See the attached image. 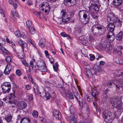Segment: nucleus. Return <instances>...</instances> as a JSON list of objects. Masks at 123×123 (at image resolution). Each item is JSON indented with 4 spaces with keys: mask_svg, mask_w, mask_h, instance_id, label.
<instances>
[{
    "mask_svg": "<svg viewBox=\"0 0 123 123\" xmlns=\"http://www.w3.org/2000/svg\"><path fill=\"white\" fill-rule=\"evenodd\" d=\"M62 20H63V17H62V19L61 18H59L58 19L57 21L58 24H63V21H62Z\"/></svg>",
    "mask_w": 123,
    "mask_h": 123,
    "instance_id": "45",
    "label": "nucleus"
},
{
    "mask_svg": "<svg viewBox=\"0 0 123 123\" xmlns=\"http://www.w3.org/2000/svg\"><path fill=\"white\" fill-rule=\"evenodd\" d=\"M82 116L83 118L85 119H87V118L89 116V113H85V112L83 111L82 110Z\"/></svg>",
    "mask_w": 123,
    "mask_h": 123,
    "instance_id": "36",
    "label": "nucleus"
},
{
    "mask_svg": "<svg viewBox=\"0 0 123 123\" xmlns=\"http://www.w3.org/2000/svg\"><path fill=\"white\" fill-rule=\"evenodd\" d=\"M29 32L32 34H33L35 33V30L34 28L31 27V28H29Z\"/></svg>",
    "mask_w": 123,
    "mask_h": 123,
    "instance_id": "40",
    "label": "nucleus"
},
{
    "mask_svg": "<svg viewBox=\"0 0 123 123\" xmlns=\"http://www.w3.org/2000/svg\"><path fill=\"white\" fill-rule=\"evenodd\" d=\"M75 31L76 34L78 35L81 33L82 31V29L80 26H78L76 27L75 28Z\"/></svg>",
    "mask_w": 123,
    "mask_h": 123,
    "instance_id": "24",
    "label": "nucleus"
},
{
    "mask_svg": "<svg viewBox=\"0 0 123 123\" xmlns=\"http://www.w3.org/2000/svg\"><path fill=\"white\" fill-rule=\"evenodd\" d=\"M107 21L109 23L107 26L109 28L110 31H114L115 25L117 26L121 27L122 25V22L113 13H110L107 16Z\"/></svg>",
    "mask_w": 123,
    "mask_h": 123,
    "instance_id": "1",
    "label": "nucleus"
},
{
    "mask_svg": "<svg viewBox=\"0 0 123 123\" xmlns=\"http://www.w3.org/2000/svg\"><path fill=\"white\" fill-rule=\"evenodd\" d=\"M109 91V90L108 89H106L105 92V94L107 96H108L109 95V93H108V92Z\"/></svg>",
    "mask_w": 123,
    "mask_h": 123,
    "instance_id": "63",
    "label": "nucleus"
},
{
    "mask_svg": "<svg viewBox=\"0 0 123 123\" xmlns=\"http://www.w3.org/2000/svg\"><path fill=\"white\" fill-rule=\"evenodd\" d=\"M90 60L91 61H93L95 58V57L94 55L91 54L89 55Z\"/></svg>",
    "mask_w": 123,
    "mask_h": 123,
    "instance_id": "53",
    "label": "nucleus"
},
{
    "mask_svg": "<svg viewBox=\"0 0 123 123\" xmlns=\"http://www.w3.org/2000/svg\"><path fill=\"white\" fill-rule=\"evenodd\" d=\"M21 46V47L22 51L23 52H24V48H27V44L26 43H24L22 44Z\"/></svg>",
    "mask_w": 123,
    "mask_h": 123,
    "instance_id": "44",
    "label": "nucleus"
},
{
    "mask_svg": "<svg viewBox=\"0 0 123 123\" xmlns=\"http://www.w3.org/2000/svg\"><path fill=\"white\" fill-rule=\"evenodd\" d=\"M45 40L43 38H42L39 41V45L41 47H44L45 45Z\"/></svg>",
    "mask_w": 123,
    "mask_h": 123,
    "instance_id": "25",
    "label": "nucleus"
},
{
    "mask_svg": "<svg viewBox=\"0 0 123 123\" xmlns=\"http://www.w3.org/2000/svg\"><path fill=\"white\" fill-rule=\"evenodd\" d=\"M56 95L55 93V92L53 91H52L51 92V94L50 95V97L52 98L53 99H55L56 98Z\"/></svg>",
    "mask_w": 123,
    "mask_h": 123,
    "instance_id": "41",
    "label": "nucleus"
},
{
    "mask_svg": "<svg viewBox=\"0 0 123 123\" xmlns=\"http://www.w3.org/2000/svg\"><path fill=\"white\" fill-rule=\"evenodd\" d=\"M76 2V0L72 1V0H64V5L68 6H71L74 5Z\"/></svg>",
    "mask_w": 123,
    "mask_h": 123,
    "instance_id": "9",
    "label": "nucleus"
},
{
    "mask_svg": "<svg viewBox=\"0 0 123 123\" xmlns=\"http://www.w3.org/2000/svg\"><path fill=\"white\" fill-rule=\"evenodd\" d=\"M39 64L37 65V66L35 65L34 66H33V68H35V69L36 70H39Z\"/></svg>",
    "mask_w": 123,
    "mask_h": 123,
    "instance_id": "62",
    "label": "nucleus"
},
{
    "mask_svg": "<svg viewBox=\"0 0 123 123\" xmlns=\"http://www.w3.org/2000/svg\"><path fill=\"white\" fill-rule=\"evenodd\" d=\"M18 14L17 12L15 11H12L10 17H11V18H13V17L14 16L18 17Z\"/></svg>",
    "mask_w": 123,
    "mask_h": 123,
    "instance_id": "35",
    "label": "nucleus"
},
{
    "mask_svg": "<svg viewBox=\"0 0 123 123\" xmlns=\"http://www.w3.org/2000/svg\"><path fill=\"white\" fill-rule=\"evenodd\" d=\"M12 116L10 114H9L6 117H5L6 121L7 122H10L11 120Z\"/></svg>",
    "mask_w": 123,
    "mask_h": 123,
    "instance_id": "29",
    "label": "nucleus"
},
{
    "mask_svg": "<svg viewBox=\"0 0 123 123\" xmlns=\"http://www.w3.org/2000/svg\"><path fill=\"white\" fill-rule=\"evenodd\" d=\"M91 32L93 35H97L99 33V30L94 29V26H93L91 29Z\"/></svg>",
    "mask_w": 123,
    "mask_h": 123,
    "instance_id": "18",
    "label": "nucleus"
},
{
    "mask_svg": "<svg viewBox=\"0 0 123 123\" xmlns=\"http://www.w3.org/2000/svg\"><path fill=\"white\" fill-rule=\"evenodd\" d=\"M49 5V4L47 2H44L42 3L41 4V6L40 7V10L43 11L45 8L47 6H48Z\"/></svg>",
    "mask_w": 123,
    "mask_h": 123,
    "instance_id": "22",
    "label": "nucleus"
},
{
    "mask_svg": "<svg viewBox=\"0 0 123 123\" xmlns=\"http://www.w3.org/2000/svg\"><path fill=\"white\" fill-rule=\"evenodd\" d=\"M9 98V101L8 100V101L11 104L13 103H14L15 101L14 98L12 97H9V96L6 97L5 98L3 99V100L5 101H6L8 98Z\"/></svg>",
    "mask_w": 123,
    "mask_h": 123,
    "instance_id": "21",
    "label": "nucleus"
},
{
    "mask_svg": "<svg viewBox=\"0 0 123 123\" xmlns=\"http://www.w3.org/2000/svg\"><path fill=\"white\" fill-rule=\"evenodd\" d=\"M92 96L94 98H96L97 97L98 93V92H97L96 90L93 88V89L92 90Z\"/></svg>",
    "mask_w": 123,
    "mask_h": 123,
    "instance_id": "28",
    "label": "nucleus"
},
{
    "mask_svg": "<svg viewBox=\"0 0 123 123\" xmlns=\"http://www.w3.org/2000/svg\"><path fill=\"white\" fill-rule=\"evenodd\" d=\"M61 36L64 37H67L68 36L69 37V35H67L64 32L61 33Z\"/></svg>",
    "mask_w": 123,
    "mask_h": 123,
    "instance_id": "56",
    "label": "nucleus"
},
{
    "mask_svg": "<svg viewBox=\"0 0 123 123\" xmlns=\"http://www.w3.org/2000/svg\"><path fill=\"white\" fill-rule=\"evenodd\" d=\"M5 60L7 62L9 63L11 61L12 59L9 56H7L5 58Z\"/></svg>",
    "mask_w": 123,
    "mask_h": 123,
    "instance_id": "46",
    "label": "nucleus"
},
{
    "mask_svg": "<svg viewBox=\"0 0 123 123\" xmlns=\"http://www.w3.org/2000/svg\"><path fill=\"white\" fill-rule=\"evenodd\" d=\"M34 13L37 16H39V17L41 16V13L40 12H38L37 11H36L34 12Z\"/></svg>",
    "mask_w": 123,
    "mask_h": 123,
    "instance_id": "55",
    "label": "nucleus"
},
{
    "mask_svg": "<svg viewBox=\"0 0 123 123\" xmlns=\"http://www.w3.org/2000/svg\"><path fill=\"white\" fill-rule=\"evenodd\" d=\"M38 86L37 85L35 84L33 86V90L34 92L36 93L35 91L36 90L37 91H38V89L37 88Z\"/></svg>",
    "mask_w": 123,
    "mask_h": 123,
    "instance_id": "52",
    "label": "nucleus"
},
{
    "mask_svg": "<svg viewBox=\"0 0 123 123\" xmlns=\"http://www.w3.org/2000/svg\"><path fill=\"white\" fill-rule=\"evenodd\" d=\"M80 20L82 22H85V24L90 21L89 13L86 10H80L79 14Z\"/></svg>",
    "mask_w": 123,
    "mask_h": 123,
    "instance_id": "2",
    "label": "nucleus"
},
{
    "mask_svg": "<svg viewBox=\"0 0 123 123\" xmlns=\"http://www.w3.org/2000/svg\"><path fill=\"white\" fill-rule=\"evenodd\" d=\"M121 99L118 96L113 98L111 100V103L115 107H120L121 105Z\"/></svg>",
    "mask_w": 123,
    "mask_h": 123,
    "instance_id": "4",
    "label": "nucleus"
},
{
    "mask_svg": "<svg viewBox=\"0 0 123 123\" xmlns=\"http://www.w3.org/2000/svg\"><path fill=\"white\" fill-rule=\"evenodd\" d=\"M61 14L62 16V17H64V18H65L66 17V16H67V14L66 12V11L64 10H62L61 12Z\"/></svg>",
    "mask_w": 123,
    "mask_h": 123,
    "instance_id": "39",
    "label": "nucleus"
},
{
    "mask_svg": "<svg viewBox=\"0 0 123 123\" xmlns=\"http://www.w3.org/2000/svg\"><path fill=\"white\" fill-rule=\"evenodd\" d=\"M44 53L46 57H48L49 56V55L48 51L45 50V51Z\"/></svg>",
    "mask_w": 123,
    "mask_h": 123,
    "instance_id": "64",
    "label": "nucleus"
},
{
    "mask_svg": "<svg viewBox=\"0 0 123 123\" xmlns=\"http://www.w3.org/2000/svg\"><path fill=\"white\" fill-rule=\"evenodd\" d=\"M32 115L34 117L36 118L38 116V113L37 111H35L32 113Z\"/></svg>",
    "mask_w": 123,
    "mask_h": 123,
    "instance_id": "47",
    "label": "nucleus"
},
{
    "mask_svg": "<svg viewBox=\"0 0 123 123\" xmlns=\"http://www.w3.org/2000/svg\"><path fill=\"white\" fill-rule=\"evenodd\" d=\"M38 92L40 93L41 97H45L46 92L43 88L42 89L40 92H39V91Z\"/></svg>",
    "mask_w": 123,
    "mask_h": 123,
    "instance_id": "37",
    "label": "nucleus"
},
{
    "mask_svg": "<svg viewBox=\"0 0 123 123\" xmlns=\"http://www.w3.org/2000/svg\"><path fill=\"white\" fill-rule=\"evenodd\" d=\"M17 106L20 108H26L27 106V104L24 101H20L17 103Z\"/></svg>",
    "mask_w": 123,
    "mask_h": 123,
    "instance_id": "16",
    "label": "nucleus"
},
{
    "mask_svg": "<svg viewBox=\"0 0 123 123\" xmlns=\"http://www.w3.org/2000/svg\"><path fill=\"white\" fill-rule=\"evenodd\" d=\"M85 109L84 111V110H82L84 112H85V113H89V108H85Z\"/></svg>",
    "mask_w": 123,
    "mask_h": 123,
    "instance_id": "59",
    "label": "nucleus"
},
{
    "mask_svg": "<svg viewBox=\"0 0 123 123\" xmlns=\"http://www.w3.org/2000/svg\"><path fill=\"white\" fill-rule=\"evenodd\" d=\"M69 110L70 112L72 114H71L70 116L68 117L69 121L70 122L71 121H73L74 119L76 120V118L75 117L74 115L73 114L74 113V108H70Z\"/></svg>",
    "mask_w": 123,
    "mask_h": 123,
    "instance_id": "10",
    "label": "nucleus"
},
{
    "mask_svg": "<svg viewBox=\"0 0 123 123\" xmlns=\"http://www.w3.org/2000/svg\"><path fill=\"white\" fill-rule=\"evenodd\" d=\"M45 97L47 99H50V95L49 93L48 92H46L45 93Z\"/></svg>",
    "mask_w": 123,
    "mask_h": 123,
    "instance_id": "50",
    "label": "nucleus"
},
{
    "mask_svg": "<svg viewBox=\"0 0 123 123\" xmlns=\"http://www.w3.org/2000/svg\"><path fill=\"white\" fill-rule=\"evenodd\" d=\"M81 107L84 108H87L88 107L87 104L86 102H80L79 103Z\"/></svg>",
    "mask_w": 123,
    "mask_h": 123,
    "instance_id": "31",
    "label": "nucleus"
},
{
    "mask_svg": "<svg viewBox=\"0 0 123 123\" xmlns=\"http://www.w3.org/2000/svg\"><path fill=\"white\" fill-rule=\"evenodd\" d=\"M15 35L18 37H20L23 38L24 39L26 38V36L24 33L21 32L20 33L18 31H16L14 33Z\"/></svg>",
    "mask_w": 123,
    "mask_h": 123,
    "instance_id": "15",
    "label": "nucleus"
},
{
    "mask_svg": "<svg viewBox=\"0 0 123 123\" xmlns=\"http://www.w3.org/2000/svg\"><path fill=\"white\" fill-rule=\"evenodd\" d=\"M71 89L73 93L76 92L77 91V90L76 88L74 86H72L71 87Z\"/></svg>",
    "mask_w": 123,
    "mask_h": 123,
    "instance_id": "58",
    "label": "nucleus"
},
{
    "mask_svg": "<svg viewBox=\"0 0 123 123\" xmlns=\"http://www.w3.org/2000/svg\"><path fill=\"white\" fill-rule=\"evenodd\" d=\"M117 83L116 85V86L117 90H119L120 88L123 87V79L120 80H118L117 81Z\"/></svg>",
    "mask_w": 123,
    "mask_h": 123,
    "instance_id": "13",
    "label": "nucleus"
},
{
    "mask_svg": "<svg viewBox=\"0 0 123 123\" xmlns=\"http://www.w3.org/2000/svg\"><path fill=\"white\" fill-rule=\"evenodd\" d=\"M24 52L22 51V53H17V54L18 55V56L19 58L22 59L24 57V55L23 54Z\"/></svg>",
    "mask_w": 123,
    "mask_h": 123,
    "instance_id": "42",
    "label": "nucleus"
},
{
    "mask_svg": "<svg viewBox=\"0 0 123 123\" xmlns=\"http://www.w3.org/2000/svg\"><path fill=\"white\" fill-rule=\"evenodd\" d=\"M123 47L122 46H118L116 49V51L119 54L121 55L122 52L123 51Z\"/></svg>",
    "mask_w": 123,
    "mask_h": 123,
    "instance_id": "23",
    "label": "nucleus"
},
{
    "mask_svg": "<svg viewBox=\"0 0 123 123\" xmlns=\"http://www.w3.org/2000/svg\"><path fill=\"white\" fill-rule=\"evenodd\" d=\"M106 28L103 26L100 27V35H104L105 33Z\"/></svg>",
    "mask_w": 123,
    "mask_h": 123,
    "instance_id": "34",
    "label": "nucleus"
},
{
    "mask_svg": "<svg viewBox=\"0 0 123 123\" xmlns=\"http://www.w3.org/2000/svg\"><path fill=\"white\" fill-rule=\"evenodd\" d=\"M89 10H93L95 11V12L97 13L98 12L99 7L97 4H96L95 5L92 4H91V5L89 7Z\"/></svg>",
    "mask_w": 123,
    "mask_h": 123,
    "instance_id": "11",
    "label": "nucleus"
},
{
    "mask_svg": "<svg viewBox=\"0 0 123 123\" xmlns=\"http://www.w3.org/2000/svg\"><path fill=\"white\" fill-rule=\"evenodd\" d=\"M96 56L98 57L96 59L97 61L95 65L94 66V69L96 73L100 72V61H98V59L100 57V55L97 53Z\"/></svg>",
    "mask_w": 123,
    "mask_h": 123,
    "instance_id": "6",
    "label": "nucleus"
},
{
    "mask_svg": "<svg viewBox=\"0 0 123 123\" xmlns=\"http://www.w3.org/2000/svg\"><path fill=\"white\" fill-rule=\"evenodd\" d=\"M28 98L29 99L31 100L33 99V95L32 94H30L28 96Z\"/></svg>",
    "mask_w": 123,
    "mask_h": 123,
    "instance_id": "57",
    "label": "nucleus"
},
{
    "mask_svg": "<svg viewBox=\"0 0 123 123\" xmlns=\"http://www.w3.org/2000/svg\"><path fill=\"white\" fill-rule=\"evenodd\" d=\"M103 117L104 118V121L107 123H111L115 117L113 113L107 111L103 112Z\"/></svg>",
    "mask_w": 123,
    "mask_h": 123,
    "instance_id": "3",
    "label": "nucleus"
},
{
    "mask_svg": "<svg viewBox=\"0 0 123 123\" xmlns=\"http://www.w3.org/2000/svg\"><path fill=\"white\" fill-rule=\"evenodd\" d=\"M21 71L20 70L18 69L16 70V74L18 76H20L21 75Z\"/></svg>",
    "mask_w": 123,
    "mask_h": 123,
    "instance_id": "54",
    "label": "nucleus"
},
{
    "mask_svg": "<svg viewBox=\"0 0 123 123\" xmlns=\"http://www.w3.org/2000/svg\"><path fill=\"white\" fill-rule=\"evenodd\" d=\"M123 1V0H113V4L116 6H119L122 4Z\"/></svg>",
    "mask_w": 123,
    "mask_h": 123,
    "instance_id": "19",
    "label": "nucleus"
},
{
    "mask_svg": "<svg viewBox=\"0 0 123 123\" xmlns=\"http://www.w3.org/2000/svg\"><path fill=\"white\" fill-rule=\"evenodd\" d=\"M83 38L82 39H81V43L84 45H86V44L87 42L85 39H84Z\"/></svg>",
    "mask_w": 123,
    "mask_h": 123,
    "instance_id": "51",
    "label": "nucleus"
},
{
    "mask_svg": "<svg viewBox=\"0 0 123 123\" xmlns=\"http://www.w3.org/2000/svg\"><path fill=\"white\" fill-rule=\"evenodd\" d=\"M23 64L25 66L27 67H28L29 66V64L27 63L25 61H24L23 62Z\"/></svg>",
    "mask_w": 123,
    "mask_h": 123,
    "instance_id": "61",
    "label": "nucleus"
},
{
    "mask_svg": "<svg viewBox=\"0 0 123 123\" xmlns=\"http://www.w3.org/2000/svg\"><path fill=\"white\" fill-rule=\"evenodd\" d=\"M12 65L10 63H8L4 70V73L6 75H9L11 70Z\"/></svg>",
    "mask_w": 123,
    "mask_h": 123,
    "instance_id": "8",
    "label": "nucleus"
},
{
    "mask_svg": "<svg viewBox=\"0 0 123 123\" xmlns=\"http://www.w3.org/2000/svg\"><path fill=\"white\" fill-rule=\"evenodd\" d=\"M104 50L106 51H110L111 49V46L109 44H108L105 47L103 48Z\"/></svg>",
    "mask_w": 123,
    "mask_h": 123,
    "instance_id": "33",
    "label": "nucleus"
},
{
    "mask_svg": "<svg viewBox=\"0 0 123 123\" xmlns=\"http://www.w3.org/2000/svg\"><path fill=\"white\" fill-rule=\"evenodd\" d=\"M115 61L116 63L120 64L121 60L118 58L117 57L115 59Z\"/></svg>",
    "mask_w": 123,
    "mask_h": 123,
    "instance_id": "48",
    "label": "nucleus"
},
{
    "mask_svg": "<svg viewBox=\"0 0 123 123\" xmlns=\"http://www.w3.org/2000/svg\"><path fill=\"white\" fill-rule=\"evenodd\" d=\"M53 113L54 117L56 119L60 120L61 117V113L59 112L57 110H54L53 112Z\"/></svg>",
    "mask_w": 123,
    "mask_h": 123,
    "instance_id": "14",
    "label": "nucleus"
},
{
    "mask_svg": "<svg viewBox=\"0 0 123 123\" xmlns=\"http://www.w3.org/2000/svg\"><path fill=\"white\" fill-rule=\"evenodd\" d=\"M116 81L113 80H110L108 83V85L109 86H111L112 85V84L114 85L116 83L117 84Z\"/></svg>",
    "mask_w": 123,
    "mask_h": 123,
    "instance_id": "38",
    "label": "nucleus"
},
{
    "mask_svg": "<svg viewBox=\"0 0 123 123\" xmlns=\"http://www.w3.org/2000/svg\"><path fill=\"white\" fill-rule=\"evenodd\" d=\"M30 123V120L29 118L24 117L21 118L20 123Z\"/></svg>",
    "mask_w": 123,
    "mask_h": 123,
    "instance_id": "17",
    "label": "nucleus"
},
{
    "mask_svg": "<svg viewBox=\"0 0 123 123\" xmlns=\"http://www.w3.org/2000/svg\"><path fill=\"white\" fill-rule=\"evenodd\" d=\"M26 27L29 28L32 25L31 22L30 21L28 20L26 22Z\"/></svg>",
    "mask_w": 123,
    "mask_h": 123,
    "instance_id": "43",
    "label": "nucleus"
},
{
    "mask_svg": "<svg viewBox=\"0 0 123 123\" xmlns=\"http://www.w3.org/2000/svg\"><path fill=\"white\" fill-rule=\"evenodd\" d=\"M107 38L111 41H113L115 38V36L113 32L109 31L107 34Z\"/></svg>",
    "mask_w": 123,
    "mask_h": 123,
    "instance_id": "12",
    "label": "nucleus"
},
{
    "mask_svg": "<svg viewBox=\"0 0 123 123\" xmlns=\"http://www.w3.org/2000/svg\"><path fill=\"white\" fill-rule=\"evenodd\" d=\"M123 36V34L122 31H120L116 35V38L118 41L122 40Z\"/></svg>",
    "mask_w": 123,
    "mask_h": 123,
    "instance_id": "20",
    "label": "nucleus"
},
{
    "mask_svg": "<svg viewBox=\"0 0 123 123\" xmlns=\"http://www.w3.org/2000/svg\"><path fill=\"white\" fill-rule=\"evenodd\" d=\"M68 97L70 99H74V98L72 93L69 92H68Z\"/></svg>",
    "mask_w": 123,
    "mask_h": 123,
    "instance_id": "49",
    "label": "nucleus"
},
{
    "mask_svg": "<svg viewBox=\"0 0 123 123\" xmlns=\"http://www.w3.org/2000/svg\"><path fill=\"white\" fill-rule=\"evenodd\" d=\"M11 83L8 82H5L3 84L1 85V87L3 93L9 92L11 89Z\"/></svg>",
    "mask_w": 123,
    "mask_h": 123,
    "instance_id": "5",
    "label": "nucleus"
},
{
    "mask_svg": "<svg viewBox=\"0 0 123 123\" xmlns=\"http://www.w3.org/2000/svg\"><path fill=\"white\" fill-rule=\"evenodd\" d=\"M101 43H100V45H101L102 47L103 48L105 47V46L107 45V43L106 40L105 38H103L102 39H101Z\"/></svg>",
    "mask_w": 123,
    "mask_h": 123,
    "instance_id": "26",
    "label": "nucleus"
},
{
    "mask_svg": "<svg viewBox=\"0 0 123 123\" xmlns=\"http://www.w3.org/2000/svg\"><path fill=\"white\" fill-rule=\"evenodd\" d=\"M41 63V64H39V70L42 72L47 71V68L45 62L43 61Z\"/></svg>",
    "mask_w": 123,
    "mask_h": 123,
    "instance_id": "7",
    "label": "nucleus"
},
{
    "mask_svg": "<svg viewBox=\"0 0 123 123\" xmlns=\"http://www.w3.org/2000/svg\"><path fill=\"white\" fill-rule=\"evenodd\" d=\"M86 75L89 77H92L93 75V74L92 73L91 70L89 69H88L86 70Z\"/></svg>",
    "mask_w": 123,
    "mask_h": 123,
    "instance_id": "32",
    "label": "nucleus"
},
{
    "mask_svg": "<svg viewBox=\"0 0 123 123\" xmlns=\"http://www.w3.org/2000/svg\"><path fill=\"white\" fill-rule=\"evenodd\" d=\"M25 88L27 90H29L31 89V87L29 85H27L25 86Z\"/></svg>",
    "mask_w": 123,
    "mask_h": 123,
    "instance_id": "60",
    "label": "nucleus"
},
{
    "mask_svg": "<svg viewBox=\"0 0 123 123\" xmlns=\"http://www.w3.org/2000/svg\"><path fill=\"white\" fill-rule=\"evenodd\" d=\"M51 7L50 6L49 4L48 6H47L44 9V12L46 14H48L49 12L50 11Z\"/></svg>",
    "mask_w": 123,
    "mask_h": 123,
    "instance_id": "30",
    "label": "nucleus"
},
{
    "mask_svg": "<svg viewBox=\"0 0 123 123\" xmlns=\"http://www.w3.org/2000/svg\"><path fill=\"white\" fill-rule=\"evenodd\" d=\"M66 17H65V18H64V17H63V20L62 21H63V24H67L69 23L71 20V18L70 17H69L67 18H66Z\"/></svg>",
    "mask_w": 123,
    "mask_h": 123,
    "instance_id": "27",
    "label": "nucleus"
}]
</instances>
